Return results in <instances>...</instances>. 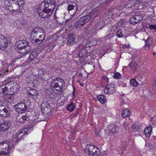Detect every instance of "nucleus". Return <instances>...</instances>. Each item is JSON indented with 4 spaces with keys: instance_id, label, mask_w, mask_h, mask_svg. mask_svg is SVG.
<instances>
[{
    "instance_id": "obj_1",
    "label": "nucleus",
    "mask_w": 156,
    "mask_h": 156,
    "mask_svg": "<svg viewBox=\"0 0 156 156\" xmlns=\"http://www.w3.org/2000/svg\"><path fill=\"white\" fill-rule=\"evenodd\" d=\"M55 6V0H44L38 6L37 13L41 18H48L52 14Z\"/></svg>"
},
{
    "instance_id": "obj_2",
    "label": "nucleus",
    "mask_w": 156,
    "mask_h": 156,
    "mask_svg": "<svg viewBox=\"0 0 156 156\" xmlns=\"http://www.w3.org/2000/svg\"><path fill=\"white\" fill-rule=\"evenodd\" d=\"M97 11L94 9L90 11L86 9L81 14L82 16L74 24H77L78 27L83 26L86 23L88 22L91 18H94L97 16Z\"/></svg>"
},
{
    "instance_id": "obj_3",
    "label": "nucleus",
    "mask_w": 156,
    "mask_h": 156,
    "mask_svg": "<svg viewBox=\"0 0 156 156\" xmlns=\"http://www.w3.org/2000/svg\"><path fill=\"white\" fill-rule=\"evenodd\" d=\"M31 44L25 40H21L17 42L16 44V50L25 55L28 54L32 51Z\"/></svg>"
},
{
    "instance_id": "obj_4",
    "label": "nucleus",
    "mask_w": 156,
    "mask_h": 156,
    "mask_svg": "<svg viewBox=\"0 0 156 156\" xmlns=\"http://www.w3.org/2000/svg\"><path fill=\"white\" fill-rule=\"evenodd\" d=\"M65 84V83L64 80L62 79L57 77L52 80L51 82L50 83V86L51 87L53 88H58V89H55V90L57 91V92L55 91V93L56 94L58 95H60L61 94L62 92V90L63 88V86Z\"/></svg>"
},
{
    "instance_id": "obj_5",
    "label": "nucleus",
    "mask_w": 156,
    "mask_h": 156,
    "mask_svg": "<svg viewBox=\"0 0 156 156\" xmlns=\"http://www.w3.org/2000/svg\"><path fill=\"white\" fill-rule=\"evenodd\" d=\"M48 75L46 73L45 70L40 69L38 70V75L34 76V80L33 83L35 84L38 85L40 82V80L43 81H46L48 80Z\"/></svg>"
},
{
    "instance_id": "obj_6",
    "label": "nucleus",
    "mask_w": 156,
    "mask_h": 156,
    "mask_svg": "<svg viewBox=\"0 0 156 156\" xmlns=\"http://www.w3.org/2000/svg\"><path fill=\"white\" fill-rule=\"evenodd\" d=\"M4 101H0V116L8 117L12 114V111L10 110Z\"/></svg>"
},
{
    "instance_id": "obj_7",
    "label": "nucleus",
    "mask_w": 156,
    "mask_h": 156,
    "mask_svg": "<svg viewBox=\"0 0 156 156\" xmlns=\"http://www.w3.org/2000/svg\"><path fill=\"white\" fill-rule=\"evenodd\" d=\"M41 112L43 115H45V116L49 117L51 111V107L50 104L48 101H44L41 104Z\"/></svg>"
},
{
    "instance_id": "obj_8",
    "label": "nucleus",
    "mask_w": 156,
    "mask_h": 156,
    "mask_svg": "<svg viewBox=\"0 0 156 156\" xmlns=\"http://www.w3.org/2000/svg\"><path fill=\"white\" fill-rule=\"evenodd\" d=\"M85 151L87 154L93 156H98L100 153L99 150L92 145H87Z\"/></svg>"
},
{
    "instance_id": "obj_9",
    "label": "nucleus",
    "mask_w": 156,
    "mask_h": 156,
    "mask_svg": "<svg viewBox=\"0 0 156 156\" xmlns=\"http://www.w3.org/2000/svg\"><path fill=\"white\" fill-rule=\"evenodd\" d=\"M4 144L6 147L5 151L3 150L2 153L4 155L8 154H9V151L11 148V147H12V148H13V143L11 141H9L7 140H5L0 143V146Z\"/></svg>"
},
{
    "instance_id": "obj_10",
    "label": "nucleus",
    "mask_w": 156,
    "mask_h": 156,
    "mask_svg": "<svg viewBox=\"0 0 156 156\" xmlns=\"http://www.w3.org/2000/svg\"><path fill=\"white\" fill-rule=\"evenodd\" d=\"M16 112H23V111H25L27 109V106L24 102H21L17 104L14 107Z\"/></svg>"
},
{
    "instance_id": "obj_11",
    "label": "nucleus",
    "mask_w": 156,
    "mask_h": 156,
    "mask_svg": "<svg viewBox=\"0 0 156 156\" xmlns=\"http://www.w3.org/2000/svg\"><path fill=\"white\" fill-rule=\"evenodd\" d=\"M78 9V5L75 3H72V4L68 5L67 10L68 12L73 17L76 14L77 11Z\"/></svg>"
},
{
    "instance_id": "obj_12",
    "label": "nucleus",
    "mask_w": 156,
    "mask_h": 156,
    "mask_svg": "<svg viewBox=\"0 0 156 156\" xmlns=\"http://www.w3.org/2000/svg\"><path fill=\"white\" fill-rule=\"evenodd\" d=\"M143 18L141 15H135L130 18L129 22L131 24L135 25L141 21Z\"/></svg>"
},
{
    "instance_id": "obj_13",
    "label": "nucleus",
    "mask_w": 156,
    "mask_h": 156,
    "mask_svg": "<svg viewBox=\"0 0 156 156\" xmlns=\"http://www.w3.org/2000/svg\"><path fill=\"white\" fill-rule=\"evenodd\" d=\"M115 85L114 84L110 83L107 85L105 88L104 92L108 94H111L115 93L116 91Z\"/></svg>"
},
{
    "instance_id": "obj_14",
    "label": "nucleus",
    "mask_w": 156,
    "mask_h": 156,
    "mask_svg": "<svg viewBox=\"0 0 156 156\" xmlns=\"http://www.w3.org/2000/svg\"><path fill=\"white\" fill-rule=\"evenodd\" d=\"M76 38L75 35L73 34H69L67 37V44L68 45L73 46L77 43L76 41Z\"/></svg>"
},
{
    "instance_id": "obj_15",
    "label": "nucleus",
    "mask_w": 156,
    "mask_h": 156,
    "mask_svg": "<svg viewBox=\"0 0 156 156\" xmlns=\"http://www.w3.org/2000/svg\"><path fill=\"white\" fill-rule=\"evenodd\" d=\"M9 121H3L2 123H0V131L2 132L7 131L9 128Z\"/></svg>"
},
{
    "instance_id": "obj_16",
    "label": "nucleus",
    "mask_w": 156,
    "mask_h": 156,
    "mask_svg": "<svg viewBox=\"0 0 156 156\" xmlns=\"http://www.w3.org/2000/svg\"><path fill=\"white\" fill-rule=\"evenodd\" d=\"M27 94L30 97L34 99L38 98L39 94L38 92L35 89L32 88L28 91Z\"/></svg>"
},
{
    "instance_id": "obj_17",
    "label": "nucleus",
    "mask_w": 156,
    "mask_h": 156,
    "mask_svg": "<svg viewBox=\"0 0 156 156\" xmlns=\"http://www.w3.org/2000/svg\"><path fill=\"white\" fill-rule=\"evenodd\" d=\"M104 26V22L102 21L97 23L94 26V28L95 30H93V29L92 30V33L96 34L97 33V31L99 30L102 29Z\"/></svg>"
},
{
    "instance_id": "obj_18",
    "label": "nucleus",
    "mask_w": 156,
    "mask_h": 156,
    "mask_svg": "<svg viewBox=\"0 0 156 156\" xmlns=\"http://www.w3.org/2000/svg\"><path fill=\"white\" fill-rule=\"evenodd\" d=\"M97 43V41L95 38L89 39L85 45L86 47H90L96 45Z\"/></svg>"
},
{
    "instance_id": "obj_19",
    "label": "nucleus",
    "mask_w": 156,
    "mask_h": 156,
    "mask_svg": "<svg viewBox=\"0 0 156 156\" xmlns=\"http://www.w3.org/2000/svg\"><path fill=\"white\" fill-rule=\"evenodd\" d=\"M12 3L13 4L12 5V12H16L18 13L22 12L21 7H20L19 5L17 4H16L14 2H12Z\"/></svg>"
},
{
    "instance_id": "obj_20",
    "label": "nucleus",
    "mask_w": 156,
    "mask_h": 156,
    "mask_svg": "<svg viewBox=\"0 0 156 156\" xmlns=\"http://www.w3.org/2000/svg\"><path fill=\"white\" fill-rule=\"evenodd\" d=\"M17 120L19 122H23L25 121H28L29 117L26 114L22 115H18L16 118Z\"/></svg>"
},
{
    "instance_id": "obj_21",
    "label": "nucleus",
    "mask_w": 156,
    "mask_h": 156,
    "mask_svg": "<svg viewBox=\"0 0 156 156\" xmlns=\"http://www.w3.org/2000/svg\"><path fill=\"white\" fill-rule=\"evenodd\" d=\"M41 31H43V30L41 28H36L32 30L31 34V36L34 38V37H37V34L41 33Z\"/></svg>"
},
{
    "instance_id": "obj_22",
    "label": "nucleus",
    "mask_w": 156,
    "mask_h": 156,
    "mask_svg": "<svg viewBox=\"0 0 156 156\" xmlns=\"http://www.w3.org/2000/svg\"><path fill=\"white\" fill-rule=\"evenodd\" d=\"M8 46V43L7 39L0 41V50H5Z\"/></svg>"
},
{
    "instance_id": "obj_23",
    "label": "nucleus",
    "mask_w": 156,
    "mask_h": 156,
    "mask_svg": "<svg viewBox=\"0 0 156 156\" xmlns=\"http://www.w3.org/2000/svg\"><path fill=\"white\" fill-rule=\"evenodd\" d=\"M108 128L109 132L113 133H116L118 129L116 125L114 124H111L109 125L108 126Z\"/></svg>"
},
{
    "instance_id": "obj_24",
    "label": "nucleus",
    "mask_w": 156,
    "mask_h": 156,
    "mask_svg": "<svg viewBox=\"0 0 156 156\" xmlns=\"http://www.w3.org/2000/svg\"><path fill=\"white\" fill-rule=\"evenodd\" d=\"M13 96L12 94H5L4 97L5 102H8L11 103L13 100Z\"/></svg>"
},
{
    "instance_id": "obj_25",
    "label": "nucleus",
    "mask_w": 156,
    "mask_h": 156,
    "mask_svg": "<svg viewBox=\"0 0 156 156\" xmlns=\"http://www.w3.org/2000/svg\"><path fill=\"white\" fill-rule=\"evenodd\" d=\"M145 48L147 50L149 49L150 47L151 46L152 42V38L151 37H148L147 39L145 41Z\"/></svg>"
},
{
    "instance_id": "obj_26",
    "label": "nucleus",
    "mask_w": 156,
    "mask_h": 156,
    "mask_svg": "<svg viewBox=\"0 0 156 156\" xmlns=\"http://www.w3.org/2000/svg\"><path fill=\"white\" fill-rule=\"evenodd\" d=\"M152 132V127L151 126H147L144 129V133L146 136L147 137H149L151 135Z\"/></svg>"
},
{
    "instance_id": "obj_27",
    "label": "nucleus",
    "mask_w": 156,
    "mask_h": 156,
    "mask_svg": "<svg viewBox=\"0 0 156 156\" xmlns=\"http://www.w3.org/2000/svg\"><path fill=\"white\" fill-rule=\"evenodd\" d=\"M87 50L85 49L81 50L79 52V56L80 58H82L84 60L85 58L87 57Z\"/></svg>"
},
{
    "instance_id": "obj_28",
    "label": "nucleus",
    "mask_w": 156,
    "mask_h": 156,
    "mask_svg": "<svg viewBox=\"0 0 156 156\" xmlns=\"http://www.w3.org/2000/svg\"><path fill=\"white\" fill-rule=\"evenodd\" d=\"M130 69L132 71L135 72L137 68V65L134 62H132L129 64Z\"/></svg>"
},
{
    "instance_id": "obj_29",
    "label": "nucleus",
    "mask_w": 156,
    "mask_h": 156,
    "mask_svg": "<svg viewBox=\"0 0 156 156\" xmlns=\"http://www.w3.org/2000/svg\"><path fill=\"white\" fill-rule=\"evenodd\" d=\"M96 98L101 103L103 104L105 103L107 101L105 97L103 95H98L97 96Z\"/></svg>"
},
{
    "instance_id": "obj_30",
    "label": "nucleus",
    "mask_w": 156,
    "mask_h": 156,
    "mask_svg": "<svg viewBox=\"0 0 156 156\" xmlns=\"http://www.w3.org/2000/svg\"><path fill=\"white\" fill-rule=\"evenodd\" d=\"M12 2L17 4L20 7H21L22 11L23 10V7L24 5V2L23 0H12Z\"/></svg>"
},
{
    "instance_id": "obj_31",
    "label": "nucleus",
    "mask_w": 156,
    "mask_h": 156,
    "mask_svg": "<svg viewBox=\"0 0 156 156\" xmlns=\"http://www.w3.org/2000/svg\"><path fill=\"white\" fill-rule=\"evenodd\" d=\"M29 54H30L29 55V60H30L31 61L33 60L38 55V53L36 51H33L32 49V51Z\"/></svg>"
},
{
    "instance_id": "obj_32",
    "label": "nucleus",
    "mask_w": 156,
    "mask_h": 156,
    "mask_svg": "<svg viewBox=\"0 0 156 156\" xmlns=\"http://www.w3.org/2000/svg\"><path fill=\"white\" fill-rule=\"evenodd\" d=\"M130 114L129 111L128 109H126L122 112L121 115L123 118H125L129 116Z\"/></svg>"
},
{
    "instance_id": "obj_33",
    "label": "nucleus",
    "mask_w": 156,
    "mask_h": 156,
    "mask_svg": "<svg viewBox=\"0 0 156 156\" xmlns=\"http://www.w3.org/2000/svg\"><path fill=\"white\" fill-rule=\"evenodd\" d=\"M114 33H110L107 35L105 36L104 37L102 38L103 40H110L114 36Z\"/></svg>"
},
{
    "instance_id": "obj_34",
    "label": "nucleus",
    "mask_w": 156,
    "mask_h": 156,
    "mask_svg": "<svg viewBox=\"0 0 156 156\" xmlns=\"http://www.w3.org/2000/svg\"><path fill=\"white\" fill-rule=\"evenodd\" d=\"M27 134L25 132H24V130L23 129L21 130L20 133H19L17 135V136L20 137V139H23L24 138V136Z\"/></svg>"
},
{
    "instance_id": "obj_35",
    "label": "nucleus",
    "mask_w": 156,
    "mask_h": 156,
    "mask_svg": "<svg viewBox=\"0 0 156 156\" xmlns=\"http://www.w3.org/2000/svg\"><path fill=\"white\" fill-rule=\"evenodd\" d=\"M23 129L24 130V132H25L27 133H27L28 131L31 132L32 131L33 127L32 126L30 125L27 126L26 128H24Z\"/></svg>"
},
{
    "instance_id": "obj_36",
    "label": "nucleus",
    "mask_w": 156,
    "mask_h": 156,
    "mask_svg": "<svg viewBox=\"0 0 156 156\" xmlns=\"http://www.w3.org/2000/svg\"><path fill=\"white\" fill-rule=\"evenodd\" d=\"M74 108L75 106L73 102H71V103L68 106L67 109L69 111L72 112L73 111Z\"/></svg>"
},
{
    "instance_id": "obj_37",
    "label": "nucleus",
    "mask_w": 156,
    "mask_h": 156,
    "mask_svg": "<svg viewBox=\"0 0 156 156\" xmlns=\"http://www.w3.org/2000/svg\"><path fill=\"white\" fill-rule=\"evenodd\" d=\"M141 126H139L137 124H133L132 125V129L134 131H140V130L141 129Z\"/></svg>"
},
{
    "instance_id": "obj_38",
    "label": "nucleus",
    "mask_w": 156,
    "mask_h": 156,
    "mask_svg": "<svg viewBox=\"0 0 156 156\" xmlns=\"http://www.w3.org/2000/svg\"><path fill=\"white\" fill-rule=\"evenodd\" d=\"M45 37V36H43L42 39H39L36 38L35 40L34 41L35 43H36V44H39L41 43L44 41V39Z\"/></svg>"
},
{
    "instance_id": "obj_39",
    "label": "nucleus",
    "mask_w": 156,
    "mask_h": 156,
    "mask_svg": "<svg viewBox=\"0 0 156 156\" xmlns=\"http://www.w3.org/2000/svg\"><path fill=\"white\" fill-rule=\"evenodd\" d=\"M88 71L89 73H93L94 71V66L92 65H89L87 67Z\"/></svg>"
},
{
    "instance_id": "obj_40",
    "label": "nucleus",
    "mask_w": 156,
    "mask_h": 156,
    "mask_svg": "<svg viewBox=\"0 0 156 156\" xmlns=\"http://www.w3.org/2000/svg\"><path fill=\"white\" fill-rule=\"evenodd\" d=\"M130 83L131 84L135 87H136L138 85V82L134 79H131L130 80Z\"/></svg>"
},
{
    "instance_id": "obj_41",
    "label": "nucleus",
    "mask_w": 156,
    "mask_h": 156,
    "mask_svg": "<svg viewBox=\"0 0 156 156\" xmlns=\"http://www.w3.org/2000/svg\"><path fill=\"white\" fill-rule=\"evenodd\" d=\"M8 88L5 85L1 86L0 87V91L4 93L7 90Z\"/></svg>"
},
{
    "instance_id": "obj_42",
    "label": "nucleus",
    "mask_w": 156,
    "mask_h": 156,
    "mask_svg": "<svg viewBox=\"0 0 156 156\" xmlns=\"http://www.w3.org/2000/svg\"><path fill=\"white\" fill-rule=\"evenodd\" d=\"M101 129L100 128H98L95 129V134L98 136H101Z\"/></svg>"
},
{
    "instance_id": "obj_43",
    "label": "nucleus",
    "mask_w": 156,
    "mask_h": 156,
    "mask_svg": "<svg viewBox=\"0 0 156 156\" xmlns=\"http://www.w3.org/2000/svg\"><path fill=\"white\" fill-rule=\"evenodd\" d=\"M116 35L119 37H123L122 32L120 30H119L117 31Z\"/></svg>"
},
{
    "instance_id": "obj_44",
    "label": "nucleus",
    "mask_w": 156,
    "mask_h": 156,
    "mask_svg": "<svg viewBox=\"0 0 156 156\" xmlns=\"http://www.w3.org/2000/svg\"><path fill=\"white\" fill-rule=\"evenodd\" d=\"M121 76L120 74L117 72L114 73V75L113 76V77L115 79H119L120 77Z\"/></svg>"
},
{
    "instance_id": "obj_45",
    "label": "nucleus",
    "mask_w": 156,
    "mask_h": 156,
    "mask_svg": "<svg viewBox=\"0 0 156 156\" xmlns=\"http://www.w3.org/2000/svg\"><path fill=\"white\" fill-rule=\"evenodd\" d=\"M148 28L150 30H154L156 31V25L149 24Z\"/></svg>"
},
{
    "instance_id": "obj_46",
    "label": "nucleus",
    "mask_w": 156,
    "mask_h": 156,
    "mask_svg": "<svg viewBox=\"0 0 156 156\" xmlns=\"http://www.w3.org/2000/svg\"><path fill=\"white\" fill-rule=\"evenodd\" d=\"M13 79V78H10V80L9 81V82H6L5 84L8 88L9 87V86L12 85V82Z\"/></svg>"
},
{
    "instance_id": "obj_47",
    "label": "nucleus",
    "mask_w": 156,
    "mask_h": 156,
    "mask_svg": "<svg viewBox=\"0 0 156 156\" xmlns=\"http://www.w3.org/2000/svg\"><path fill=\"white\" fill-rule=\"evenodd\" d=\"M39 121V120H33L32 122H31L30 125L32 126V127H34L35 125H36L37 123H38Z\"/></svg>"
},
{
    "instance_id": "obj_48",
    "label": "nucleus",
    "mask_w": 156,
    "mask_h": 156,
    "mask_svg": "<svg viewBox=\"0 0 156 156\" xmlns=\"http://www.w3.org/2000/svg\"><path fill=\"white\" fill-rule=\"evenodd\" d=\"M130 2L129 1H128L127 2L128 5H126V8H128L129 9L130 8L132 7V6H134L135 5V4L133 3V4H131L130 5H129V3Z\"/></svg>"
},
{
    "instance_id": "obj_49",
    "label": "nucleus",
    "mask_w": 156,
    "mask_h": 156,
    "mask_svg": "<svg viewBox=\"0 0 156 156\" xmlns=\"http://www.w3.org/2000/svg\"><path fill=\"white\" fill-rule=\"evenodd\" d=\"M15 62V60L14 59H13L12 60L11 62L9 64L8 67H10V66H12V67L13 66H14Z\"/></svg>"
},
{
    "instance_id": "obj_50",
    "label": "nucleus",
    "mask_w": 156,
    "mask_h": 156,
    "mask_svg": "<svg viewBox=\"0 0 156 156\" xmlns=\"http://www.w3.org/2000/svg\"><path fill=\"white\" fill-rule=\"evenodd\" d=\"M151 121L153 124H156V116L152 118L151 119Z\"/></svg>"
},
{
    "instance_id": "obj_51",
    "label": "nucleus",
    "mask_w": 156,
    "mask_h": 156,
    "mask_svg": "<svg viewBox=\"0 0 156 156\" xmlns=\"http://www.w3.org/2000/svg\"><path fill=\"white\" fill-rule=\"evenodd\" d=\"M20 137H18L17 136H16V137L14 139V141H15V143H17L18 142L20 141Z\"/></svg>"
},
{
    "instance_id": "obj_52",
    "label": "nucleus",
    "mask_w": 156,
    "mask_h": 156,
    "mask_svg": "<svg viewBox=\"0 0 156 156\" xmlns=\"http://www.w3.org/2000/svg\"><path fill=\"white\" fill-rule=\"evenodd\" d=\"M6 9L7 10H9L10 12H11L12 11V6H9L8 7H6Z\"/></svg>"
},
{
    "instance_id": "obj_53",
    "label": "nucleus",
    "mask_w": 156,
    "mask_h": 156,
    "mask_svg": "<svg viewBox=\"0 0 156 156\" xmlns=\"http://www.w3.org/2000/svg\"><path fill=\"white\" fill-rule=\"evenodd\" d=\"M153 87L156 90V79H155L153 84Z\"/></svg>"
},
{
    "instance_id": "obj_54",
    "label": "nucleus",
    "mask_w": 156,
    "mask_h": 156,
    "mask_svg": "<svg viewBox=\"0 0 156 156\" xmlns=\"http://www.w3.org/2000/svg\"><path fill=\"white\" fill-rule=\"evenodd\" d=\"M5 39H7L3 35H2V34L0 35V41H1L2 40H3Z\"/></svg>"
},
{
    "instance_id": "obj_55",
    "label": "nucleus",
    "mask_w": 156,
    "mask_h": 156,
    "mask_svg": "<svg viewBox=\"0 0 156 156\" xmlns=\"http://www.w3.org/2000/svg\"><path fill=\"white\" fill-rule=\"evenodd\" d=\"M77 75L80 77H83V76L82 73L80 72H78L77 73Z\"/></svg>"
},
{
    "instance_id": "obj_56",
    "label": "nucleus",
    "mask_w": 156,
    "mask_h": 156,
    "mask_svg": "<svg viewBox=\"0 0 156 156\" xmlns=\"http://www.w3.org/2000/svg\"><path fill=\"white\" fill-rule=\"evenodd\" d=\"M5 146V145L4 144V145H2L0 146V148H1L2 150V151L3 150L5 151V148L6 147H5L4 146Z\"/></svg>"
},
{
    "instance_id": "obj_57",
    "label": "nucleus",
    "mask_w": 156,
    "mask_h": 156,
    "mask_svg": "<svg viewBox=\"0 0 156 156\" xmlns=\"http://www.w3.org/2000/svg\"><path fill=\"white\" fill-rule=\"evenodd\" d=\"M10 78L11 79V78H13L12 77H8L6 80L5 81V82H9V81L10 80Z\"/></svg>"
},
{
    "instance_id": "obj_58",
    "label": "nucleus",
    "mask_w": 156,
    "mask_h": 156,
    "mask_svg": "<svg viewBox=\"0 0 156 156\" xmlns=\"http://www.w3.org/2000/svg\"><path fill=\"white\" fill-rule=\"evenodd\" d=\"M102 79H103L107 80H108V78H107V77L106 76H103L102 77Z\"/></svg>"
},
{
    "instance_id": "obj_59",
    "label": "nucleus",
    "mask_w": 156,
    "mask_h": 156,
    "mask_svg": "<svg viewBox=\"0 0 156 156\" xmlns=\"http://www.w3.org/2000/svg\"><path fill=\"white\" fill-rule=\"evenodd\" d=\"M88 28L87 27L84 28V29L85 30V32L86 33L87 32V31L88 30Z\"/></svg>"
},
{
    "instance_id": "obj_60",
    "label": "nucleus",
    "mask_w": 156,
    "mask_h": 156,
    "mask_svg": "<svg viewBox=\"0 0 156 156\" xmlns=\"http://www.w3.org/2000/svg\"><path fill=\"white\" fill-rule=\"evenodd\" d=\"M45 36L44 35H40L39 37V39H42L43 36Z\"/></svg>"
},
{
    "instance_id": "obj_61",
    "label": "nucleus",
    "mask_w": 156,
    "mask_h": 156,
    "mask_svg": "<svg viewBox=\"0 0 156 156\" xmlns=\"http://www.w3.org/2000/svg\"><path fill=\"white\" fill-rule=\"evenodd\" d=\"M124 124V126L125 127V128L126 129H127V124L126 123H123Z\"/></svg>"
},
{
    "instance_id": "obj_62",
    "label": "nucleus",
    "mask_w": 156,
    "mask_h": 156,
    "mask_svg": "<svg viewBox=\"0 0 156 156\" xmlns=\"http://www.w3.org/2000/svg\"><path fill=\"white\" fill-rule=\"evenodd\" d=\"M71 18L70 19H68L67 20H66V22L67 23H68L69 21H71Z\"/></svg>"
},
{
    "instance_id": "obj_63",
    "label": "nucleus",
    "mask_w": 156,
    "mask_h": 156,
    "mask_svg": "<svg viewBox=\"0 0 156 156\" xmlns=\"http://www.w3.org/2000/svg\"><path fill=\"white\" fill-rule=\"evenodd\" d=\"M78 111H76V113H75V114L76 115H76L79 112H78Z\"/></svg>"
},
{
    "instance_id": "obj_64",
    "label": "nucleus",
    "mask_w": 156,
    "mask_h": 156,
    "mask_svg": "<svg viewBox=\"0 0 156 156\" xmlns=\"http://www.w3.org/2000/svg\"><path fill=\"white\" fill-rule=\"evenodd\" d=\"M124 101L123 100H122V102H121V105H123L124 104Z\"/></svg>"
}]
</instances>
